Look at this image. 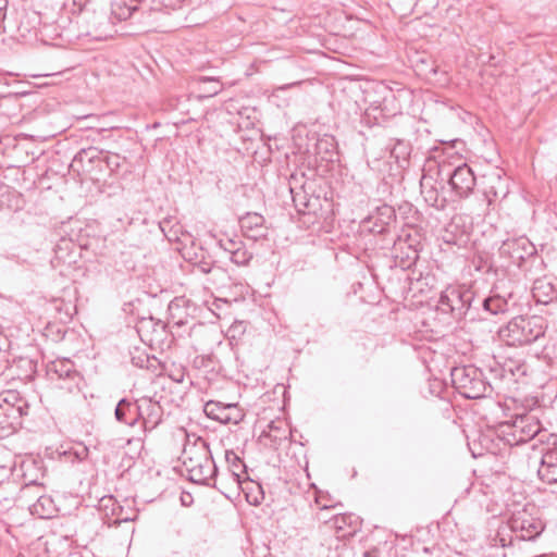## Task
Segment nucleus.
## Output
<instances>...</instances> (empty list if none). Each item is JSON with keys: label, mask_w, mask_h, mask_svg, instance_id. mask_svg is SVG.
Listing matches in <instances>:
<instances>
[{"label": "nucleus", "mask_w": 557, "mask_h": 557, "mask_svg": "<svg viewBox=\"0 0 557 557\" xmlns=\"http://www.w3.org/2000/svg\"><path fill=\"white\" fill-rule=\"evenodd\" d=\"M75 455L78 459L84 460L88 456V448L86 446H82L79 449L75 451Z\"/></svg>", "instance_id": "nucleus-30"}, {"label": "nucleus", "mask_w": 557, "mask_h": 557, "mask_svg": "<svg viewBox=\"0 0 557 557\" xmlns=\"http://www.w3.org/2000/svg\"><path fill=\"white\" fill-rule=\"evenodd\" d=\"M445 173L451 190L461 198H467L475 186V176L472 169L462 163L450 170L449 166L440 165L438 174Z\"/></svg>", "instance_id": "nucleus-6"}, {"label": "nucleus", "mask_w": 557, "mask_h": 557, "mask_svg": "<svg viewBox=\"0 0 557 557\" xmlns=\"http://www.w3.org/2000/svg\"><path fill=\"white\" fill-rule=\"evenodd\" d=\"M49 374H55L59 379H67L75 374L74 364L69 359L57 360L48 367Z\"/></svg>", "instance_id": "nucleus-20"}, {"label": "nucleus", "mask_w": 557, "mask_h": 557, "mask_svg": "<svg viewBox=\"0 0 557 557\" xmlns=\"http://www.w3.org/2000/svg\"><path fill=\"white\" fill-rule=\"evenodd\" d=\"M0 406L16 408L23 414L27 413L28 405L16 391H5L0 394Z\"/></svg>", "instance_id": "nucleus-19"}, {"label": "nucleus", "mask_w": 557, "mask_h": 557, "mask_svg": "<svg viewBox=\"0 0 557 557\" xmlns=\"http://www.w3.org/2000/svg\"><path fill=\"white\" fill-rule=\"evenodd\" d=\"M520 248L523 249L527 255H532L533 250H534L531 243L524 237H520V238L512 239V240H506L503 244V250L510 252L511 257L515 259H523L524 258V255L519 251Z\"/></svg>", "instance_id": "nucleus-18"}, {"label": "nucleus", "mask_w": 557, "mask_h": 557, "mask_svg": "<svg viewBox=\"0 0 557 557\" xmlns=\"http://www.w3.org/2000/svg\"><path fill=\"white\" fill-rule=\"evenodd\" d=\"M421 194L425 202L434 208L443 209L446 199L436 185V178L431 173H424L420 180Z\"/></svg>", "instance_id": "nucleus-9"}, {"label": "nucleus", "mask_w": 557, "mask_h": 557, "mask_svg": "<svg viewBox=\"0 0 557 557\" xmlns=\"http://www.w3.org/2000/svg\"><path fill=\"white\" fill-rule=\"evenodd\" d=\"M240 228L244 235L251 239H258L267 235L264 218L256 212H248L239 219Z\"/></svg>", "instance_id": "nucleus-13"}, {"label": "nucleus", "mask_w": 557, "mask_h": 557, "mask_svg": "<svg viewBox=\"0 0 557 557\" xmlns=\"http://www.w3.org/2000/svg\"><path fill=\"white\" fill-rule=\"evenodd\" d=\"M140 418L144 431H152L162 421L163 410L158 403L149 398L140 399Z\"/></svg>", "instance_id": "nucleus-11"}, {"label": "nucleus", "mask_w": 557, "mask_h": 557, "mask_svg": "<svg viewBox=\"0 0 557 557\" xmlns=\"http://www.w3.org/2000/svg\"><path fill=\"white\" fill-rule=\"evenodd\" d=\"M509 528L517 539L532 541L543 532L544 524L541 519L523 509L512 515Z\"/></svg>", "instance_id": "nucleus-7"}, {"label": "nucleus", "mask_w": 557, "mask_h": 557, "mask_svg": "<svg viewBox=\"0 0 557 557\" xmlns=\"http://www.w3.org/2000/svg\"><path fill=\"white\" fill-rule=\"evenodd\" d=\"M225 459L228 465V478L240 487L242 483L247 480L246 466L243 460L232 450L225 453Z\"/></svg>", "instance_id": "nucleus-15"}, {"label": "nucleus", "mask_w": 557, "mask_h": 557, "mask_svg": "<svg viewBox=\"0 0 557 557\" xmlns=\"http://www.w3.org/2000/svg\"><path fill=\"white\" fill-rule=\"evenodd\" d=\"M61 250H62V247H61V246H59V249H58V251H57V259H60V257L58 256V253H59V251H61Z\"/></svg>", "instance_id": "nucleus-35"}, {"label": "nucleus", "mask_w": 557, "mask_h": 557, "mask_svg": "<svg viewBox=\"0 0 557 557\" xmlns=\"http://www.w3.org/2000/svg\"><path fill=\"white\" fill-rule=\"evenodd\" d=\"M184 0H162L165 8L177 9Z\"/></svg>", "instance_id": "nucleus-29"}, {"label": "nucleus", "mask_w": 557, "mask_h": 557, "mask_svg": "<svg viewBox=\"0 0 557 557\" xmlns=\"http://www.w3.org/2000/svg\"><path fill=\"white\" fill-rule=\"evenodd\" d=\"M472 300L473 293L469 288L461 285H449L441 293L438 309L461 319L468 312Z\"/></svg>", "instance_id": "nucleus-5"}, {"label": "nucleus", "mask_w": 557, "mask_h": 557, "mask_svg": "<svg viewBox=\"0 0 557 557\" xmlns=\"http://www.w3.org/2000/svg\"><path fill=\"white\" fill-rule=\"evenodd\" d=\"M507 430L504 431L506 441L509 445H519L530 440L539 437L540 442H544L548 435L542 432L540 421L533 414L517 416L511 423L504 425Z\"/></svg>", "instance_id": "nucleus-3"}, {"label": "nucleus", "mask_w": 557, "mask_h": 557, "mask_svg": "<svg viewBox=\"0 0 557 557\" xmlns=\"http://www.w3.org/2000/svg\"><path fill=\"white\" fill-rule=\"evenodd\" d=\"M23 416L16 408L0 406V437L13 434L22 425Z\"/></svg>", "instance_id": "nucleus-14"}, {"label": "nucleus", "mask_w": 557, "mask_h": 557, "mask_svg": "<svg viewBox=\"0 0 557 557\" xmlns=\"http://www.w3.org/2000/svg\"><path fill=\"white\" fill-rule=\"evenodd\" d=\"M199 269L202 273H209L211 271V268L208 267L207 264L200 265Z\"/></svg>", "instance_id": "nucleus-31"}, {"label": "nucleus", "mask_w": 557, "mask_h": 557, "mask_svg": "<svg viewBox=\"0 0 557 557\" xmlns=\"http://www.w3.org/2000/svg\"><path fill=\"white\" fill-rule=\"evenodd\" d=\"M199 84L203 85L200 86V90L203 92V95L199 96L200 98L214 97L222 90V85L212 77H200Z\"/></svg>", "instance_id": "nucleus-22"}, {"label": "nucleus", "mask_w": 557, "mask_h": 557, "mask_svg": "<svg viewBox=\"0 0 557 557\" xmlns=\"http://www.w3.org/2000/svg\"><path fill=\"white\" fill-rule=\"evenodd\" d=\"M451 381L459 393L468 399L483 397L488 389L482 380L481 372L473 367L454 368Z\"/></svg>", "instance_id": "nucleus-4"}, {"label": "nucleus", "mask_w": 557, "mask_h": 557, "mask_svg": "<svg viewBox=\"0 0 557 557\" xmlns=\"http://www.w3.org/2000/svg\"><path fill=\"white\" fill-rule=\"evenodd\" d=\"M183 465L191 482L215 486L218 468L205 444L185 449L183 453Z\"/></svg>", "instance_id": "nucleus-2"}, {"label": "nucleus", "mask_w": 557, "mask_h": 557, "mask_svg": "<svg viewBox=\"0 0 557 557\" xmlns=\"http://www.w3.org/2000/svg\"><path fill=\"white\" fill-rule=\"evenodd\" d=\"M512 295L509 294L508 298H505L499 295H493L485 298L482 302L485 311H488L492 314L505 313L510 309V299Z\"/></svg>", "instance_id": "nucleus-17"}, {"label": "nucleus", "mask_w": 557, "mask_h": 557, "mask_svg": "<svg viewBox=\"0 0 557 557\" xmlns=\"http://www.w3.org/2000/svg\"><path fill=\"white\" fill-rule=\"evenodd\" d=\"M140 400L132 401L127 398H122L114 410L116 421L128 426H134L140 418L139 413Z\"/></svg>", "instance_id": "nucleus-12"}, {"label": "nucleus", "mask_w": 557, "mask_h": 557, "mask_svg": "<svg viewBox=\"0 0 557 557\" xmlns=\"http://www.w3.org/2000/svg\"><path fill=\"white\" fill-rule=\"evenodd\" d=\"M322 519L324 522L330 523L336 531H343L345 527L351 522V516L344 513H337L329 520L324 517Z\"/></svg>", "instance_id": "nucleus-24"}, {"label": "nucleus", "mask_w": 557, "mask_h": 557, "mask_svg": "<svg viewBox=\"0 0 557 557\" xmlns=\"http://www.w3.org/2000/svg\"><path fill=\"white\" fill-rule=\"evenodd\" d=\"M391 153L397 160H399V159L406 160L410 154V146H409V144H407L403 140H397V143L392 148Z\"/></svg>", "instance_id": "nucleus-26"}, {"label": "nucleus", "mask_w": 557, "mask_h": 557, "mask_svg": "<svg viewBox=\"0 0 557 557\" xmlns=\"http://www.w3.org/2000/svg\"><path fill=\"white\" fill-rule=\"evenodd\" d=\"M33 516L40 519H50L54 516L57 508L54 502L49 495H40L37 500L29 506Z\"/></svg>", "instance_id": "nucleus-16"}, {"label": "nucleus", "mask_w": 557, "mask_h": 557, "mask_svg": "<svg viewBox=\"0 0 557 557\" xmlns=\"http://www.w3.org/2000/svg\"><path fill=\"white\" fill-rule=\"evenodd\" d=\"M548 448L543 454L537 474L543 482L557 483V435H548Z\"/></svg>", "instance_id": "nucleus-8"}, {"label": "nucleus", "mask_w": 557, "mask_h": 557, "mask_svg": "<svg viewBox=\"0 0 557 557\" xmlns=\"http://www.w3.org/2000/svg\"><path fill=\"white\" fill-rule=\"evenodd\" d=\"M8 0H0V34L5 30L4 21L7 17Z\"/></svg>", "instance_id": "nucleus-28"}, {"label": "nucleus", "mask_w": 557, "mask_h": 557, "mask_svg": "<svg viewBox=\"0 0 557 557\" xmlns=\"http://www.w3.org/2000/svg\"><path fill=\"white\" fill-rule=\"evenodd\" d=\"M383 210L388 212L389 214L392 213V209L389 207H384Z\"/></svg>", "instance_id": "nucleus-34"}, {"label": "nucleus", "mask_w": 557, "mask_h": 557, "mask_svg": "<svg viewBox=\"0 0 557 557\" xmlns=\"http://www.w3.org/2000/svg\"><path fill=\"white\" fill-rule=\"evenodd\" d=\"M547 330V322L543 317H516L505 326L500 327L498 335L509 346H523L543 337Z\"/></svg>", "instance_id": "nucleus-1"}, {"label": "nucleus", "mask_w": 557, "mask_h": 557, "mask_svg": "<svg viewBox=\"0 0 557 557\" xmlns=\"http://www.w3.org/2000/svg\"><path fill=\"white\" fill-rule=\"evenodd\" d=\"M251 258L252 255L245 248L244 245L240 248H237V250H232V255L230 256L231 261L237 265L248 264Z\"/></svg>", "instance_id": "nucleus-25"}, {"label": "nucleus", "mask_w": 557, "mask_h": 557, "mask_svg": "<svg viewBox=\"0 0 557 557\" xmlns=\"http://www.w3.org/2000/svg\"><path fill=\"white\" fill-rule=\"evenodd\" d=\"M533 298L537 304L548 305L557 299V282L554 277L542 276L534 281Z\"/></svg>", "instance_id": "nucleus-10"}, {"label": "nucleus", "mask_w": 557, "mask_h": 557, "mask_svg": "<svg viewBox=\"0 0 557 557\" xmlns=\"http://www.w3.org/2000/svg\"><path fill=\"white\" fill-rule=\"evenodd\" d=\"M62 243H63L66 247L71 244L70 242H66V240H64V242H62Z\"/></svg>", "instance_id": "nucleus-36"}, {"label": "nucleus", "mask_w": 557, "mask_h": 557, "mask_svg": "<svg viewBox=\"0 0 557 557\" xmlns=\"http://www.w3.org/2000/svg\"><path fill=\"white\" fill-rule=\"evenodd\" d=\"M226 423L238 424L245 417L244 410L237 404H226Z\"/></svg>", "instance_id": "nucleus-23"}, {"label": "nucleus", "mask_w": 557, "mask_h": 557, "mask_svg": "<svg viewBox=\"0 0 557 557\" xmlns=\"http://www.w3.org/2000/svg\"><path fill=\"white\" fill-rule=\"evenodd\" d=\"M132 15L131 9H127L126 12H123V14L120 15L121 18H127Z\"/></svg>", "instance_id": "nucleus-32"}, {"label": "nucleus", "mask_w": 557, "mask_h": 557, "mask_svg": "<svg viewBox=\"0 0 557 557\" xmlns=\"http://www.w3.org/2000/svg\"><path fill=\"white\" fill-rule=\"evenodd\" d=\"M205 413L212 420L219 421L223 424L226 423V404L210 400L205 405Z\"/></svg>", "instance_id": "nucleus-21"}, {"label": "nucleus", "mask_w": 557, "mask_h": 557, "mask_svg": "<svg viewBox=\"0 0 557 557\" xmlns=\"http://www.w3.org/2000/svg\"><path fill=\"white\" fill-rule=\"evenodd\" d=\"M296 84H297V83L289 84V85H286V86H281V87H280V89H285V88L290 87V86H294V85H296Z\"/></svg>", "instance_id": "nucleus-33"}, {"label": "nucleus", "mask_w": 557, "mask_h": 557, "mask_svg": "<svg viewBox=\"0 0 557 557\" xmlns=\"http://www.w3.org/2000/svg\"><path fill=\"white\" fill-rule=\"evenodd\" d=\"M244 244L240 240L233 239V238H226L220 240V246L223 248L226 252L232 255V250H237V248H240Z\"/></svg>", "instance_id": "nucleus-27"}]
</instances>
